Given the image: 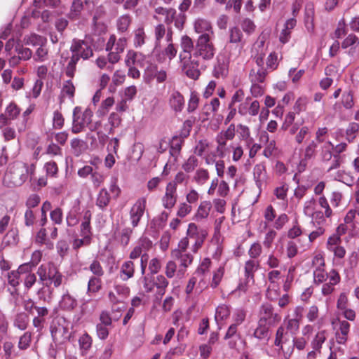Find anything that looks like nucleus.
<instances>
[{
  "label": "nucleus",
  "instance_id": "a19ab883",
  "mask_svg": "<svg viewBox=\"0 0 359 359\" xmlns=\"http://www.w3.org/2000/svg\"><path fill=\"white\" fill-rule=\"evenodd\" d=\"M327 332L325 330H320L318 332L311 341V345L312 348L315 351H320L323 344L327 339Z\"/></svg>",
  "mask_w": 359,
  "mask_h": 359
},
{
  "label": "nucleus",
  "instance_id": "0e129e2a",
  "mask_svg": "<svg viewBox=\"0 0 359 359\" xmlns=\"http://www.w3.org/2000/svg\"><path fill=\"white\" fill-rule=\"evenodd\" d=\"M102 286V281L99 277L93 276L89 279L88 283V292L95 293L97 292Z\"/></svg>",
  "mask_w": 359,
  "mask_h": 359
},
{
  "label": "nucleus",
  "instance_id": "393cba45",
  "mask_svg": "<svg viewBox=\"0 0 359 359\" xmlns=\"http://www.w3.org/2000/svg\"><path fill=\"white\" fill-rule=\"evenodd\" d=\"M259 267V262L255 259H249L245 262L244 266L245 277L247 281H254L255 273Z\"/></svg>",
  "mask_w": 359,
  "mask_h": 359
},
{
  "label": "nucleus",
  "instance_id": "f704fd0d",
  "mask_svg": "<svg viewBox=\"0 0 359 359\" xmlns=\"http://www.w3.org/2000/svg\"><path fill=\"white\" fill-rule=\"evenodd\" d=\"M165 35V27L163 24H158L154 27L155 44L154 53H156L160 50L161 41Z\"/></svg>",
  "mask_w": 359,
  "mask_h": 359
},
{
  "label": "nucleus",
  "instance_id": "9b49d317",
  "mask_svg": "<svg viewBox=\"0 0 359 359\" xmlns=\"http://www.w3.org/2000/svg\"><path fill=\"white\" fill-rule=\"evenodd\" d=\"M147 198H139L130 210V220L133 227H136L143 217L146 209Z\"/></svg>",
  "mask_w": 359,
  "mask_h": 359
},
{
  "label": "nucleus",
  "instance_id": "4d7b16f0",
  "mask_svg": "<svg viewBox=\"0 0 359 359\" xmlns=\"http://www.w3.org/2000/svg\"><path fill=\"white\" fill-rule=\"evenodd\" d=\"M333 148L334 145L330 141L326 142L321 147L320 156L323 161H328L332 158V150L333 149Z\"/></svg>",
  "mask_w": 359,
  "mask_h": 359
},
{
  "label": "nucleus",
  "instance_id": "473e14b6",
  "mask_svg": "<svg viewBox=\"0 0 359 359\" xmlns=\"http://www.w3.org/2000/svg\"><path fill=\"white\" fill-rule=\"evenodd\" d=\"M144 56L139 53L133 50L127 52L125 57V64L127 67H133L135 65H141V61L143 60Z\"/></svg>",
  "mask_w": 359,
  "mask_h": 359
},
{
  "label": "nucleus",
  "instance_id": "5fc2aeb1",
  "mask_svg": "<svg viewBox=\"0 0 359 359\" xmlns=\"http://www.w3.org/2000/svg\"><path fill=\"white\" fill-rule=\"evenodd\" d=\"M359 131V124L355 122H351L348 124L346 130V140L348 142H353Z\"/></svg>",
  "mask_w": 359,
  "mask_h": 359
},
{
  "label": "nucleus",
  "instance_id": "e433bc0d",
  "mask_svg": "<svg viewBox=\"0 0 359 359\" xmlns=\"http://www.w3.org/2000/svg\"><path fill=\"white\" fill-rule=\"evenodd\" d=\"M184 138L181 136H174L170 141V154L176 158L180 153Z\"/></svg>",
  "mask_w": 359,
  "mask_h": 359
},
{
  "label": "nucleus",
  "instance_id": "1a4fd4ad",
  "mask_svg": "<svg viewBox=\"0 0 359 359\" xmlns=\"http://www.w3.org/2000/svg\"><path fill=\"white\" fill-rule=\"evenodd\" d=\"M316 200L311 198L304 203V214L311 218L312 224H325L326 220L323 219V211L316 210Z\"/></svg>",
  "mask_w": 359,
  "mask_h": 359
},
{
  "label": "nucleus",
  "instance_id": "72a5a7b5",
  "mask_svg": "<svg viewBox=\"0 0 359 359\" xmlns=\"http://www.w3.org/2000/svg\"><path fill=\"white\" fill-rule=\"evenodd\" d=\"M172 32L170 28H168L166 34V40L168 44L167 47L165 48L163 53L166 56L168 57L170 60L173 59L176 56L177 53V48L172 43Z\"/></svg>",
  "mask_w": 359,
  "mask_h": 359
},
{
  "label": "nucleus",
  "instance_id": "20e7f679",
  "mask_svg": "<svg viewBox=\"0 0 359 359\" xmlns=\"http://www.w3.org/2000/svg\"><path fill=\"white\" fill-rule=\"evenodd\" d=\"M82 222L80 224L79 234L81 238H75L72 243L74 249L76 250L83 245H88L92 240V228L90 220L92 213L90 210H84L81 214Z\"/></svg>",
  "mask_w": 359,
  "mask_h": 359
},
{
  "label": "nucleus",
  "instance_id": "de8ad7c7",
  "mask_svg": "<svg viewBox=\"0 0 359 359\" xmlns=\"http://www.w3.org/2000/svg\"><path fill=\"white\" fill-rule=\"evenodd\" d=\"M211 203L209 201H203L201 203L197 212L196 214V218L197 220L203 219L208 217L210 211L211 210Z\"/></svg>",
  "mask_w": 359,
  "mask_h": 359
},
{
  "label": "nucleus",
  "instance_id": "09e8293b",
  "mask_svg": "<svg viewBox=\"0 0 359 359\" xmlns=\"http://www.w3.org/2000/svg\"><path fill=\"white\" fill-rule=\"evenodd\" d=\"M300 322L297 319H285L283 324L281 326L285 327V329L290 332L292 337L294 336L299 329Z\"/></svg>",
  "mask_w": 359,
  "mask_h": 359
},
{
  "label": "nucleus",
  "instance_id": "79ce46f5",
  "mask_svg": "<svg viewBox=\"0 0 359 359\" xmlns=\"http://www.w3.org/2000/svg\"><path fill=\"white\" fill-rule=\"evenodd\" d=\"M93 339L88 333L83 334L79 339V344L82 355H86L92 346Z\"/></svg>",
  "mask_w": 359,
  "mask_h": 359
},
{
  "label": "nucleus",
  "instance_id": "ea45409f",
  "mask_svg": "<svg viewBox=\"0 0 359 359\" xmlns=\"http://www.w3.org/2000/svg\"><path fill=\"white\" fill-rule=\"evenodd\" d=\"M83 9V4L82 0H73L68 17L71 20H77Z\"/></svg>",
  "mask_w": 359,
  "mask_h": 359
},
{
  "label": "nucleus",
  "instance_id": "8fccbe9b",
  "mask_svg": "<svg viewBox=\"0 0 359 359\" xmlns=\"http://www.w3.org/2000/svg\"><path fill=\"white\" fill-rule=\"evenodd\" d=\"M243 33L237 27H232L229 29V41L230 43H241L243 40Z\"/></svg>",
  "mask_w": 359,
  "mask_h": 359
},
{
  "label": "nucleus",
  "instance_id": "774afa93",
  "mask_svg": "<svg viewBox=\"0 0 359 359\" xmlns=\"http://www.w3.org/2000/svg\"><path fill=\"white\" fill-rule=\"evenodd\" d=\"M253 334L258 339H267L269 337V329L266 327L265 323H259Z\"/></svg>",
  "mask_w": 359,
  "mask_h": 359
},
{
  "label": "nucleus",
  "instance_id": "c756f323",
  "mask_svg": "<svg viewBox=\"0 0 359 359\" xmlns=\"http://www.w3.org/2000/svg\"><path fill=\"white\" fill-rule=\"evenodd\" d=\"M132 23V17L129 14H123L118 18L116 25L118 33L123 34L128 31Z\"/></svg>",
  "mask_w": 359,
  "mask_h": 359
},
{
  "label": "nucleus",
  "instance_id": "f8f14e48",
  "mask_svg": "<svg viewBox=\"0 0 359 359\" xmlns=\"http://www.w3.org/2000/svg\"><path fill=\"white\" fill-rule=\"evenodd\" d=\"M156 79L158 83H163L167 79V73L164 69H158L156 65L149 63L145 68L143 79L145 83H149Z\"/></svg>",
  "mask_w": 359,
  "mask_h": 359
},
{
  "label": "nucleus",
  "instance_id": "cd10ccee",
  "mask_svg": "<svg viewBox=\"0 0 359 359\" xmlns=\"http://www.w3.org/2000/svg\"><path fill=\"white\" fill-rule=\"evenodd\" d=\"M59 304L62 310L72 311L77 306V300L67 292L62 296Z\"/></svg>",
  "mask_w": 359,
  "mask_h": 359
},
{
  "label": "nucleus",
  "instance_id": "7c9ffc66",
  "mask_svg": "<svg viewBox=\"0 0 359 359\" xmlns=\"http://www.w3.org/2000/svg\"><path fill=\"white\" fill-rule=\"evenodd\" d=\"M133 34V45L135 48H139L145 44L147 37L142 26L134 29Z\"/></svg>",
  "mask_w": 359,
  "mask_h": 359
},
{
  "label": "nucleus",
  "instance_id": "7ed1b4c3",
  "mask_svg": "<svg viewBox=\"0 0 359 359\" xmlns=\"http://www.w3.org/2000/svg\"><path fill=\"white\" fill-rule=\"evenodd\" d=\"M37 274L40 280L46 286L53 284L54 287H58L64 278L58 269L51 262L41 265L38 268Z\"/></svg>",
  "mask_w": 359,
  "mask_h": 359
},
{
  "label": "nucleus",
  "instance_id": "bf43d9fd",
  "mask_svg": "<svg viewBox=\"0 0 359 359\" xmlns=\"http://www.w3.org/2000/svg\"><path fill=\"white\" fill-rule=\"evenodd\" d=\"M230 315V309L227 305L222 304L216 309L215 320L217 322L226 319Z\"/></svg>",
  "mask_w": 359,
  "mask_h": 359
},
{
  "label": "nucleus",
  "instance_id": "9d476101",
  "mask_svg": "<svg viewBox=\"0 0 359 359\" xmlns=\"http://www.w3.org/2000/svg\"><path fill=\"white\" fill-rule=\"evenodd\" d=\"M180 58L182 71L185 74L192 79H197L201 72L198 69L199 63L198 61L195 60L196 57H194L193 55L185 57L180 55Z\"/></svg>",
  "mask_w": 359,
  "mask_h": 359
},
{
  "label": "nucleus",
  "instance_id": "f03ea898",
  "mask_svg": "<svg viewBox=\"0 0 359 359\" xmlns=\"http://www.w3.org/2000/svg\"><path fill=\"white\" fill-rule=\"evenodd\" d=\"M207 236L206 230L199 229L194 223H191L188 226L186 237L182 238L179 244L182 248L190 247L191 251L196 253L202 247Z\"/></svg>",
  "mask_w": 359,
  "mask_h": 359
},
{
  "label": "nucleus",
  "instance_id": "aec40b11",
  "mask_svg": "<svg viewBox=\"0 0 359 359\" xmlns=\"http://www.w3.org/2000/svg\"><path fill=\"white\" fill-rule=\"evenodd\" d=\"M151 280L154 283V286L156 288V292L154 294L155 299L160 301L166 292V289L169 285V281L162 274L154 276Z\"/></svg>",
  "mask_w": 359,
  "mask_h": 359
},
{
  "label": "nucleus",
  "instance_id": "603ef678",
  "mask_svg": "<svg viewBox=\"0 0 359 359\" xmlns=\"http://www.w3.org/2000/svg\"><path fill=\"white\" fill-rule=\"evenodd\" d=\"M79 61L77 57L71 56L67 66L64 69L65 74L67 77L70 79L74 78L76 69V65Z\"/></svg>",
  "mask_w": 359,
  "mask_h": 359
},
{
  "label": "nucleus",
  "instance_id": "4c0bfd02",
  "mask_svg": "<svg viewBox=\"0 0 359 359\" xmlns=\"http://www.w3.org/2000/svg\"><path fill=\"white\" fill-rule=\"evenodd\" d=\"M316 204H318L320 206V208L324 210V212H323V219L326 220V218H331L332 217V209L330 205L328 200L327 199L325 195L319 196V198L316 201Z\"/></svg>",
  "mask_w": 359,
  "mask_h": 359
},
{
  "label": "nucleus",
  "instance_id": "680f3d73",
  "mask_svg": "<svg viewBox=\"0 0 359 359\" xmlns=\"http://www.w3.org/2000/svg\"><path fill=\"white\" fill-rule=\"evenodd\" d=\"M343 193L339 190H333L330 196V201L333 208H338L343 200Z\"/></svg>",
  "mask_w": 359,
  "mask_h": 359
},
{
  "label": "nucleus",
  "instance_id": "a211bd4d",
  "mask_svg": "<svg viewBox=\"0 0 359 359\" xmlns=\"http://www.w3.org/2000/svg\"><path fill=\"white\" fill-rule=\"evenodd\" d=\"M177 199V188L174 184H168L165 187V194L163 196L161 202L165 209L171 210L176 204Z\"/></svg>",
  "mask_w": 359,
  "mask_h": 359
},
{
  "label": "nucleus",
  "instance_id": "2f4dec72",
  "mask_svg": "<svg viewBox=\"0 0 359 359\" xmlns=\"http://www.w3.org/2000/svg\"><path fill=\"white\" fill-rule=\"evenodd\" d=\"M180 46L182 49V53H181L180 55L185 57L192 56L191 53V51L194 52L195 45H194L192 39L189 36L184 35L182 36Z\"/></svg>",
  "mask_w": 359,
  "mask_h": 359
},
{
  "label": "nucleus",
  "instance_id": "6e6d98bb",
  "mask_svg": "<svg viewBox=\"0 0 359 359\" xmlns=\"http://www.w3.org/2000/svg\"><path fill=\"white\" fill-rule=\"evenodd\" d=\"M359 45V38L353 34H348L341 43V48L346 49L349 47L355 48Z\"/></svg>",
  "mask_w": 359,
  "mask_h": 359
},
{
  "label": "nucleus",
  "instance_id": "2eb2a0df",
  "mask_svg": "<svg viewBox=\"0 0 359 359\" xmlns=\"http://www.w3.org/2000/svg\"><path fill=\"white\" fill-rule=\"evenodd\" d=\"M194 29L199 34L198 37L215 38V32L211 22L203 18H197L194 22Z\"/></svg>",
  "mask_w": 359,
  "mask_h": 359
},
{
  "label": "nucleus",
  "instance_id": "e2e57ef3",
  "mask_svg": "<svg viewBox=\"0 0 359 359\" xmlns=\"http://www.w3.org/2000/svg\"><path fill=\"white\" fill-rule=\"evenodd\" d=\"M198 165V160L195 156H190L182 165V168L187 172H193Z\"/></svg>",
  "mask_w": 359,
  "mask_h": 359
},
{
  "label": "nucleus",
  "instance_id": "c03bdc74",
  "mask_svg": "<svg viewBox=\"0 0 359 359\" xmlns=\"http://www.w3.org/2000/svg\"><path fill=\"white\" fill-rule=\"evenodd\" d=\"M30 269H25L23 270L22 277V282L27 290H29L36 282V276L34 273L30 271Z\"/></svg>",
  "mask_w": 359,
  "mask_h": 359
},
{
  "label": "nucleus",
  "instance_id": "4be33fe9",
  "mask_svg": "<svg viewBox=\"0 0 359 359\" xmlns=\"http://www.w3.org/2000/svg\"><path fill=\"white\" fill-rule=\"evenodd\" d=\"M28 268V264H22L20 265L16 271H12L8 273V284L13 287L15 288L19 285L20 282H22V274L23 270ZM17 293V290L15 289L14 291L11 292V294L13 295Z\"/></svg>",
  "mask_w": 359,
  "mask_h": 359
},
{
  "label": "nucleus",
  "instance_id": "13d9d810",
  "mask_svg": "<svg viewBox=\"0 0 359 359\" xmlns=\"http://www.w3.org/2000/svg\"><path fill=\"white\" fill-rule=\"evenodd\" d=\"M282 275L281 272L277 269H273L268 272L267 273V279L269 282V285H271L273 287H278L279 285V280L281 279Z\"/></svg>",
  "mask_w": 359,
  "mask_h": 359
},
{
  "label": "nucleus",
  "instance_id": "c85d7f7f",
  "mask_svg": "<svg viewBox=\"0 0 359 359\" xmlns=\"http://www.w3.org/2000/svg\"><path fill=\"white\" fill-rule=\"evenodd\" d=\"M169 102L171 108L177 112L181 111L184 106V97L178 91L171 93Z\"/></svg>",
  "mask_w": 359,
  "mask_h": 359
},
{
  "label": "nucleus",
  "instance_id": "5701e85b",
  "mask_svg": "<svg viewBox=\"0 0 359 359\" xmlns=\"http://www.w3.org/2000/svg\"><path fill=\"white\" fill-rule=\"evenodd\" d=\"M127 38L125 36L120 37L118 39H116L115 34H111L105 46L106 50H111L114 49V46L116 48L117 52L124 51L127 46Z\"/></svg>",
  "mask_w": 359,
  "mask_h": 359
},
{
  "label": "nucleus",
  "instance_id": "4468645a",
  "mask_svg": "<svg viewBox=\"0 0 359 359\" xmlns=\"http://www.w3.org/2000/svg\"><path fill=\"white\" fill-rule=\"evenodd\" d=\"M259 102L257 100L252 101L250 97H247L238 107V112L241 116H257L259 111Z\"/></svg>",
  "mask_w": 359,
  "mask_h": 359
},
{
  "label": "nucleus",
  "instance_id": "b1692460",
  "mask_svg": "<svg viewBox=\"0 0 359 359\" xmlns=\"http://www.w3.org/2000/svg\"><path fill=\"white\" fill-rule=\"evenodd\" d=\"M253 178L257 187L261 189L267 179L266 167L264 163H258L254 166Z\"/></svg>",
  "mask_w": 359,
  "mask_h": 359
},
{
  "label": "nucleus",
  "instance_id": "412c9836",
  "mask_svg": "<svg viewBox=\"0 0 359 359\" xmlns=\"http://www.w3.org/2000/svg\"><path fill=\"white\" fill-rule=\"evenodd\" d=\"M351 325L345 320H339L336 325L335 337L337 342L339 344H345L348 339Z\"/></svg>",
  "mask_w": 359,
  "mask_h": 359
},
{
  "label": "nucleus",
  "instance_id": "ddd939ff",
  "mask_svg": "<svg viewBox=\"0 0 359 359\" xmlns=\"http://www.w3.org/2000/svg\"><path fill=\"white\" fill-rule=\"evenodd\" d=\"M235 137V126L231 124L226 130L219 133L215 138L217 143V151L220 157L224 156L225 147L228 140H231Z\"/></svg>",
  "mask_w": 359,
  "mask_h": 359
},
{
  "label": "nucleus",
  "instance_id": "3c124183",
  "mask_svg": "<svg viewBox=\"0 0 359 359\" xmlns=\"http://www.w3.org/2000/svg\"><path fill=\"white\" fill-rule=\"evenodd\" d=\"M334 180L341 182L348 187L354 184V177L344 170H338L334 176Z\"/></svg>",
  "mask_w": 359,
  "mask_h": 359
},
{
  "label": "nucleus",
  "instance_id": "338daca9",
  "mask_svg": "<svg viewBox=\"0 0 359 359\" xmlns=\"http://www.w3.org/2000/svg\"><path fill=\"white\" fill-rule=\"evenodd\" d=\"M29 318L25 313H20L16 316L14 321V325L21 330L27 328Z\"/></svg>",
  "mask_w": 359,
  "mask_h": 359
},
{
  "label": "nucleus",
  "instance_id": "a18cd8bd",
  "mask_svg": "<svg viewBox=\"0 0 359 359\" xmlns=\"http://www.w3.org/2000/svg\"><path fill=\"white\" fill-rule=\"evenodd\" d=\"M46 231V229L42 226V228H41L36 233L35 243L39 245H46L48 248H52L53 243L48 238Z\"/></svg>",
  "mask_w": 359,
  "mask_h": 359
},
{
  "label": "nucleus",
  "instance_id": "0eeeda50",
  "mask_svg": "<svg viewBox=\"0 0 359 359\" xmlns=\"http://www.w3.org/2000/svg\"><path fill=\"white\" fill-rule=\"evenodd\" d=\"M70 51L72 56L77 57V60L81 58L87 60L93 56V52L90 43L86 40L74 39L72 40Z\"/></svg>",
  "mask_w": 359,
  "mask_h": 359
},
{
  "label": "nucleus",
  "instance_id": "052dcab7",
  "mask_svg": "<svg viewBox=\"0 0 359 359\" xmlns=\"http://www.w3.org/2000/svg\"><path fill=\"white\" fill-rule=\"evenodd\" d=\"M78 107H76L74 109V114H73V123H72V132L74 134L81 133L85 128V126L83 124V122L80 121V116L77 115Z\"/></svg>",
  "mask_w": 359,
  "mask_h": 359
},
{
  "label": "nucleus",
  "instance_id": "f3484780",
  "mask_svg": "<svg viewBox=\"0 0 359 359\" xmlns=\"http://www.w3.org/2000/svg\"><path fill=\"white\" fill-rule=\"evenodd\" d=\"M151 247L152 242L148 238L144 236L140 237L130 253V259H135L142 257L144 254H147V252L151 248Z\"/></svg>",
  "mask_w": 359,
  "mask_h": 359
},
{
  "label": "nucleus",
  "instance_id": "49530a36",
  "mask_svg": "<svg viewBox=\"0 0 359 359\" xmlns=\"http://www.w3.org/2000/svg\"><path fill=\"white\" fill-rule=\"evenodd\" d=\"M318 143L315 140H311L306 146L304 150V158L302 162L310 160L316 156Z\"/></svg>",
  "mask_w": 359,
  "mask_h": 359
},
{
  "label": "nucleus",
  "instance_id": "f257e3e1",
  "mask_svg": "<svg viewBox=\"0 0 359 359\" xmlns=\"http://www.w3.org/2000/svg\"><path fill=\"white\" fill-rule=\"evenodd\" d=\"M35 169L36 166L34 164L15 163L6 172L3 178V184L9 188L20 187L27 180L29 175H34Z\"/></svg>",
  "mask_w": 359,
  "mask_h": 359
},
{
  "label": "nucleus",
  "instance_id": "c9c22d12",
  "mask_svg": "<svg viewBox=\"0 0 359 359\" xmlns=\"http://www.w3.org/2000/svg\"><path fill=\"white\" fill-rule=\"evenodd\" d=\"M24 42L26 45L29 46H43L46 42V39L41 35L35 33H32L24 37Z\"/></svg>",
  "mask_w": 359,
  "mask_h": 359
},
{
  "label": "nucleus",
  "instance_id": "dca6fc26",
  "mask_svg": "<svg viewBox=\"0 0 359 359\" xmlns=\"http://www.w3.org/2000/svg\"><path fill=\"white\" fill-rule=\"evenodd\" d=\"M259 323L273 324L280 320L281 317L279 314L274 313L272 305L264 304L259 310Z\"/></svg>",
  "mask_w": 359,
  "mask_h": 359
},
{
  "label": "nucleus",
  "instance_id": "58836bf2",
  "mask_svg": "<svg viewBox=\"0 0 359 359\" xmlns=\"http://www.w3.org/2000/svg\"><path fill=\"white\" fill-rule=\"evenodd\" d=\"M110 196L105 188H102L99 191L96 198V205L103 210L109 203Z\"/></svg>",
  "mask_w": 359,
  "mask_h": 359
},
{
  "label": "nucleus",
  "instance_id": "423d86ee",
  "mask_svg": "<svg viewBox=\"0 0 359 359\" xmlns=\"http://www.w3.org/2000/svg\"><path fill=\"white\" fill-rule=\"evenodd\" d=\"M188 249L187 248H182L181 245L178 243L177 248L171 252L172 259L179 262L180 268L177 271L179 274L183 275L187 268L193 262L194 256Z\"/></svg>",
  "mask_w": 359,
  "mask_h": 359
},
{
  "label": "nucleus",
  "instance_id": "6ab92c4d",
  "mask_svg": "<svg viewBox=\"0 0 359 359\" xmlns=\"http://www.w3.org/2000/svg\"><path fill=\"white\" fill-rule=\"evenodd\" d=\"M229 72V60L224 55H218L214 65L213 76L216 78H224Z\"/></svg>",
  "mask_w": 359,
  "mask_h": 359
},
{
  "label": "nucleus",
  "instance_id": "37998d69",
  "mask_svg": "<svg viewBox=\"0 0 359 359\" xmlns=\"http://www.w3.org/2000/svg\"><path fill=\"white\" fill-rule=\"evenodd\" d=\"M210 178V174L207 169L198 168L194 173L193 181L198 185L202 186L205 184Z\"/></svg>",
  "mask_w": 359,
  "mask_h": 359
},
{
  "label": "nucleus",
  "instance_id": "a878e982",
  "mask_svg": "<svg viewBox=\"0 0 359 359\" xmlns=\"http://www.w3.org/2000/svg\"><path fill=\"white\" fill-rule=\"evenodd\" d=\"M291 337L290 332L285 327L280 326L276 331L274 344L283 350V344L289 341Z\"/></svg>",
  "mask_w": 359,
  "mask_h": 359
},
{
  "label": "nucleus",
  "instance_id": "39448f33",
  "mask_svg": "<svg viewBox=\"0 0 359 359\" xmlns=\"http://www.w3.org/2000/svg\"><path fill=\"white\" fill-rule=\"evenodd\" d=\"M215 38L198 37L196 41L193 53L194 57H200L203 60H211L216 52V48L213 43Z\"/></svg>",
  "mask_w": 359,
  "mask_h": 359
},
{
  "label": "nucleus",
  "instance_id": "bb28decb",
  "mask_svg": "<svg viewBox=\"0 0 359 359\" xmlns=\"http://www.w3.org/2000/svg\"><path fill=\"white\" fill-rule=\"evenodd\" d=\"M135 273V264L133 261L124 262L120 269V278L122 280L126 281L133 278Z\"/></svg>",
  "mask_w": 359,
  "mask_h": 359
},
{
  "label": "nucleus",
  "instance_id": "69168bd1",
  "mask_svg": "<svg viewBox=\"0 0 359 359\" xmlns=\"http://www.w3.org/2000/svg\"><path fill=\"white\" fill-rule=\"evenodd\" d=\"M20 113V109L14 102H11L6 107L5 114L9 118L10 120H13Z\"/></svg>",
  "mask_w": 359,
  "mask_h": 359
},
{
  "label": "nucleus",
  "instance_id": "6e6552de",
  "mask_svg": "<svg viewBox=\"0 0 359 359\" xmlns=\"http://www.w3.org/2000/svg\"><path fill=\"white\" fill-rule=\"evenodd\" d=\"M50 333L54 342L60 344L69 341L72 337L69 325L65 320H62V323L51 325Z\"/></svg>",
  "mask_w": 359,
  "mask_h": 359
},
{
  "label": "nucleus",
  "instance_id": "864d4df0",
  "mask_svg": "<svg viewBox=\"0 0 359 359\" xmlns=\"http://www.w3.org/2000/svg\"><path fill=\"white\" fill-rule=\"evenodd\" d=\"M85 209L82 210L81 212L77 213L76 209H74L69 212L67 216V223L69 226H74L77 224L79 222H82L81 214Z\"/></svg>",
  "mask_w": 359,
  "mask_h": 359
}]
</instances>
